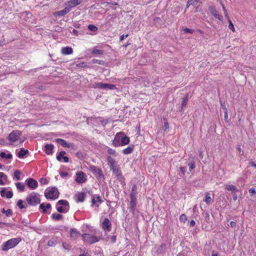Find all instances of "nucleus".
Returning a JSON list of instances; mask_svg holds the SVG:
<instances>
[{"label": "nucleus", "mask_w": 256, "mask_h": 256, "mask_svg": "<svg viewBox=\"0 0 256 256\" xmlns=\"http://www.w3.org/2000/svg\"><path fill=\"white\" fill-rule=\"evenodd\" d=\"M104 53V50H98L96 48H94L92 51V54H98V55H102Z\"/></svg>", "instance_id": "obj_32"}, {"label": "nucleus", "mask_w": 256, "mask_h": 256, "mask_svg": "<svg viewBox=\"0 0 256 256\" xmlns=\"http://www.w3.org/2000/svg\"><path fill=\"white\" fill-rule=\"evenodd\" d=\"M198 4V1L196 0H188L186 6L187 8L189 7L190 6H196Z\"/></svg>", "instance_id": "obj_41"}, {"label": "nucleus", "mask_w": 256, "mask_h": 256, "mask_svg": "<svg viewBox=\"0 0 256 256\" xmlns=\"http://www.w3.org/2000/svg\"><path fill=\"white\" fill-rule=\"evenodd\" d=\"M224 120L226 122H228V111L227 112H226V111L224 112Z\"/></svg>", "instance_id": "obj_55"}, {"label": "nucleus", "mask_w": 256, "mask_h": 256, "mask_svg": "<svg viewBox=\"0 0 256 256\" xmlns=\"http://www.w3.org/2000/svg\"><path fill=\"white\" fill-rule=\"evenodd\" d=\"M221 5L222 6V9H223V10H224V16H225L226 18L228 20V18H229V17H228V12H226L224 5L222 3H221Z\"/></svg>", "instance_id": "obj_51"}, {"label": "nucleus", "mask_w": 256, "mask_h": 256, "mask_svg": "<svg viewBox=\"0 0 256 256\" xmlns=\"http://www.w3.org/2000/svg\"><path fill=\"white\" fill-rule=\"evenodd\" d=\"M196 224V222L194 220H191L190 222V226H194Z\"/></svg>", "instance_id": "obj_60"}, {"label": "nucleus", "mask_w": 256, "mask_h": 256, "mask_svg": "<svg viewBox=\"0 0 256 256\" xmlns=\"http://www.w3.org/2000/svg\"><path fill=\"white\" fill-rule=\"evenodd\" d=\"M92 62L93 64H104V62L101 60L94 59L92 60Z\"/></svg>", "instance_id": "obj_48"}, {"label": "nucleus", "mask_w": 256, "mask_h": 256, "mask_svg": "<svg viewBox=\"0 0 256 256\" xmlns=\"http://www.w3.org/2000/svg\"><path fill=\"white\" fill-rule=\"evenodd\" d=\"M59 192L56 187L52 188L50 189L47 188L46 190L44 196L47 199L56 200L58 197Z\"/></svg>", "instance_id": "obj_5"}, {"label": "nucleus", "mask_w": 256, "mask_h": 256, "mask_svg": "<svg viewBox=\"0 0 256 256\" xmlns=\"http://www.w3.org/2000/svg\"><path fill=\"white\" fill-rule=\"evenodd\" d=\"M180 171L181 172L183 176H184L185 174V172H186L185 168L184 167H180Z\"/></svg>", "instance_id": "obj_56"}, {"label": "nucleus", "mask_w": 256, "mask_h": 256, "mask_svg": "<svg viewBox=\"0 0 256 256\" xmlns=\"http://www.w3.org/2000/svg\"><path fill=\"white\" fill-rule=\"evenodd\" d=\"M114 174L116 176L117 179L119 180L122 184H125L124 178L122 176V172L119 168V166L114 168L112 170Z\"/></svg>", "instance_id": "obj_9"}, {"label": "nucleus", "mask_w": 256, "mask_h": 256, "mask_svg": "<svg viewBox=\"0 0 256 256\" xmlns=\"http://www.w3.org/2000/svg\"><path fill=\"white\" fill-rule=\"evenodd\" d=\"M54 146L52 144H46L44 146V150L46 152V153L49 155L52 154L53 152V150H54Z\"/></svg>", "instance_id": "obj_20"}, {"label": "nucleus", "mask_w": 256, "mask_h": 256, "mask_svg": "<svg viewBox=\"0 0 256 256\" xmlns=\"http://www.w3.org/2000/svg\"><path fill=\"white\" fill-rule=\"evenodd\" d=\"M83 240L90 244H92L99 241L100 238L96 236H92L88 234H82Z\"/></svg>", "instance_id": "obj_8"}, {"label": "nucleus", "mask_w": 256, "mask_h": 256, "mask_svg": "<svg viewBox=\"0 0 256 256\" xmlns=\"http://www.w3.org/2000/svg\"><path fill=\"white\" fill-rule=\"evenodd\" d=\"M61 52L63 54H70L73 52L72 48L71 47L66 46L62 48Z\"/></svg>", "instance_id": "obj_22"}, {"label": "nucleus", "mask_w": 256, "mask_h": 256, "mask_svg": "<svg viewBox=\"0 0 256 256\" xmlns=\"http://www.w3.org/2000/svg\"><path fill=\"white\" fill-rule=\"evenodd\" d=\"M88 28L92 32H96L98 30L97 27L92 24H90L88 26Z\"/></svg>", "instance_id": "obj_43"}, {"label": "nucleus", "mask_w": 256, "mask_h": 256, "mask_svg": "<svg viewBox=\"0 0 256 256\" xmlns=\"http://www.w3.org/2000/svg\"><path fill=\"white\" fill-rule=\"evenodd\" d=\"M2 212L3 214H5L7 216H10L12 214V211L11 209H8L6 210L4 208L2 210Z\"/></svg>", "instance_id": "obj_37"}, {"label": "nucleus", "mask_w": 256, "mask_h": 256, "mask_svg": "<svg viewBox=\"0 0 256 256\" xmlns=\"http://www.w3.org/2000/svg\"><path fill=\"white\" fill-rule=\"evenodd\" d=\"M137 194H138V192H137L136 186V185H134L132 186V190L130 191V197L136 198Z\"/></svg>", "instance_id": "obj_28"}, {"label": "nucleus", "mask_w": 256, "mask_h": 256, "mask_svg": "<svg viewBox=\"0 0 256 256\" xmlns=\"http://www.w3.org/2000/svg\"><path fill=\"white\" fill-rule=\"evenodd\" d=\"M249 192H250V194L251 196H254V195H255L256 194V190L254 188H250L249 190Z\"/></svg>", "instance_id": "obj_52"}, {"label": "nucleus", "mask_w": 256, "mask_h": 256, "mask_svg": "<svg viewBox=\"0 0 256 256\" xmlns=\"http://www.w3.org/2000/svg\"><path fill=\"white\" fill-rule=\"evenodd\" d=\"M22 240L20 238H11L8 241L4 242L2 245V250L3 252L7 251L8 250L14 248L17 246Z\"/></svg>", "instance_id": "obj_2"}, {"label": "nucleus", "mask_w": 256, "mask_h": 256, "mask_svg": "<svg viewBox=\"0 0 256 256\" xmlns=\"http://www.w3.org/2000/svg\"><path fill=\"white\" fill-rule=\"evenodd\" d=\"M204 201L208 204H211L212 202V198L210 196V194L208 192H206L205 194V198Z\"/></svg>", "instance_id": "obj_30"}, {"label": "nucleus", "mask_w": 256, "mask_h": 256, "mask_svg": "<svg viewBox=\"0 0 256 256\" xmlns=\"http://www.w3.org/2000/svg\"><path fill=\"white\" fill-rule=\"evenodd\" d=\"M2 178L6 180L7 178V176L4 172H0V185L3 186L4 184V182L2 180Z\"/></svg>", "instance_id": "obj_38"}, {"label": "nucleus", "mask_w": 256, "mask_h": 256, "mask_svg": "<svg viewBox=\"0 0 256 256\" xmlns=\"http://www.w3.org/2000/svg\"><path fill=\"white\" fill-rule=\"evenodd\" d=\"M76 198V202H83L86 196L84 192H78L75 196Z\"/></svg>", "instance_id": "obj_21"}, {"label": "nucleus", "mask_w": 256, "mask_h": 256, "mask_svg": "<svg viewBox=\"0 0 256 256\" xmlns=\"http://www.w3.org/2000/svg\"><path fill=\"white\" fill-rule=\"evenodd\" d=\"M0 156L2 158H6V159H11L12 157V154L10 153H8L6 154L4 152H2L0 154Z\"/></svg>", "instance_id": "obj_33"}, {"label": "nucleus", "mask_w": 256, "mask_h": 256, "mask_svg": "<svg viewBox=\"0 0 256 256\" xmlns=\"http://www.w3.org/2000/svg\"><path fill=\"white\" fill-rule=\"evenodd\" d=\"M72 33L74 35V36H78V30H76L75 29H74L72 30Z\"/></svg>", "instance_id": "obj_62"}, {"label": "nucleus", "mask_w": 256, "mask_h": 256, "mask_svg": "<svg viewBox=\"0 0 256 256\" xmlns=\"http://www.w3.org/2000/svg\"><path fill=\"white\" fill-rule=\"evenodd\" d=\"M128 34H122L120 36V40L122 41L125 38H126L128 36Z\"/></svg>", "instance_id": "obj_57"}, {"label": "nucleus", "mask_w": 256, "mask_h": 256, "mask_svg": "<svg viewBox=\"0 0 256 256\" xmlns=\"http://www.w3.org/2000/svg\"><path fill=\"white\" fill-rule=\"evenodd\" d=\"M66 152L64 151H61L59 152L58 154L56 156V159L58 161H61L62 158L64 156V154H66Z\"/></svg>", "instance_id": "obj_39"}, {"label": "nucleus", "mask_w": 256, "mask_h": 256, "mask_svg": "<svg viewBox=\"0 0 256 256\" xmlns=\"http://www.w3.org/2000/svg\"><path fill=\"white\" fill-rule=\"evenodd\" d=\"M80 235V232H78L76 228H73L70 229V236L72 238L75 239Z\"/></svg>", "instance_id": "obj_25"}, {"label": "nucleus", "mask_w": 256, "mask_h": 256, "mask_svg": "<svg viewBox=\"0 0 256 256\" xmlns=\"http://www.w3.org/2000/svg\"><path fill=\"white\" fill-rule=\"evenodd\" d=\"M130 138L123 132H118L114 136L112 141V145L114 146H123L129 144Z\"/></svg>", "instance_id": "obj_1"}, {"label": "nucleus", "mask_w": 256, "mask_h": 256, "mask_svg": "<svg viewBox=\"0 0 256 256\" xmlns=\"http://www.w3.org/2000/svg\"><path fill=\"white\" fill-rule=\"evenodd\" d=\"M63 160H64V162H68L69 160V158L68 156H64V158H63Z\"/></svg>", "instance_id": "obj_61"}, {"label": "nucleus", "mask_w": 256, "mask_h": 256, "mask_svg": "<svg viewBox=\"0 0 256 256\" xmlns=\"http://www.w3.org/2000/svg\"><path fill=\"white\" fill-rule=\"evenodd\" d=\"M90 170L95 174H97L100 178H104V176L102 173V170L94 166H90Z\"/></svg>", "instance_id": "obj_15"}, {"label": "nucleus", "mask_w": 256, "mask_h": 256, "mask_svg": "<svg viewBox=\"0 0 256 256\" xmlns=\"http://www.w3.org/2000/svg\"><path fill=\"white\" fill-rule=\"evenodd\" d=\"M21 174V172L19 170H16L14 172V177L16 178V180H20V175Z\"/></svg>", "instance_id": "obj_44"}, {"label": "nucleus", "mask_w": 256, "mask_h": 256, "mask_svg": "<svg viewBox=\"0 0 256 256\" xmlns=\"http://www.w3.org/2000/svg\"><path fill=\"white\" fill-rule=\"evenodd\" d=\"M109 239H110V242L114 244V242H116V236H111L109 238Z\"/></svg>", "instance_id": "obj_50"}, {"label": "nucleus", "mask_w": 256, "mask_h": 256, "mask_svg": "<svg viewBox=\"0 0 256 256\" xmlns=\"http://www.w3.org/2000/svg\"><path fill=\"white\" fill-rule=\"evenodd\" d=\"M56 210L58 212L66 213L69 210V204L66 200H61L56 204Z\"/></svg>", "instance_id": "obj_4"}, {"label": "nucleus", "mask_w": 256, "mask_h": 256, "mask_svg": "<svg viewBox=\"0 0 256 256\" xmlns=\"http://www.w3.org/2000/svg\"><path fill=\"white\" fill-rule=\"evenodd\" d=\"M92 87L94 88H99L101 90H114L116 88L114 84H104L100 82L92 84Z\"/></svg>", "instance_id": "obj_6"}, {"label": "nucleus", "mask_w": 256, "mask_h": 256, "mask_svg": "<svg viewBox=\"0 0 256 256\" xmlns=\"http://www.w3.org/2000/svg\"><path fill=\"white\" fill-rule=\"evenodd\" d=\"M26 183L28 186L32 190H34L38 186L37 181L32 178H27L26 180Z\"/></svg>", "instance_id": "obj_10"}, {"label": "nucleus", "mask_w": 256, "mask_h": 256, "mask_svg": "<svg viewBox=\"0 0 256 256\" xmlns=\"http://www.w3.org/2000/svg\"><path fill=\"white\" fill-rule=\"evenodd\" d=\"M228 22L229 23L228 28L231 30L233 32H234V28L233 24L230 18H228Z\"/></svg>", "instance_id": "obj_47"}, {"label": "nucleus", "mask_w": 256, "mask_h": 256, "mask_svg": "<svg viewBox=\"0 0 256 256\" xmlns=\"http://www.w3.org/2000/svg\"><path fill=\"white\" fill-rule=\"evenodd\" d=\"M237 199H238V196H237L236 194L235 193L234 194H233V200H234L236 201Z\"/></svg>", "instance_id": "obj_64"}, {"label": "nucleus", "mask_w": 256, "mask_h": 256, "mask_svg": "<svg viewBox=\"0 0 256 256\" xmlns=\"http://www.w3.org/2000/svg\"><path fill=\"white\" fill-rule=\"evenodd\" d=\"M60 176L62 177V178H64V177H66L68 176V173L67 172H60Z\"/></svg>", "instance_id": "obj_54"}, {"label": "nucleus", "mask_w": 256, "mask_h": 256, "mask_svg": "<svg viewBox=\"0 0 256 256\" xmlns=\"http://www.w3.org/2000/svg\"><path fill=\"white\" fill-rule=\"evenodd\" d=\"M130 211L132 213H134L135 210V208L137 204L136 198L130 197Z\"/></svg>", "instance_id": "obj_18"}, {"label": "nucleus", "mask_w": 256, "mask_h": 256, "mask_svg": "<svg viewBox=\"0 0 256 256\" xmlns=\"http://www.w3.org/2000/svg\"><path fill=\"white\" fill-rule=\"evenodd\" d=\"M249 164L251 166H254L256 168V164H255L254 162H250Z\"/></svg>", "instance_id": "obj_63"}, {"label": "nucleus", "mask_w": 256, "mask_h": 256, "mask_svg": "<svg viewBox=\"0 0 256 256\" xmlns=\"http://www.w3.org/2000/svg\"><path fill=\"white\" fill-rule=\"evenodd\" d=\"M82 0H70L66 2L67 8H70V10L72 8L80 4L82 2Z\"/></svg>", "instance_id": "obj_16"}, {"label": "nucleus", "mask_w": 256, "mask_h": 256, "mask_svg": "<svg viewBox=\"0 0 256 256\" xmlns=\"http://www.w3.org/2000/svg\"><path fill=\"white\" fill-rule=\"evenodd\" d=\"M76 181L78 184H82L86 181L85 174L82 172H79L76 174Z\"/></svg>", "instance_id": "obj_12"}, {"label": "nucleus", "mask_w": 256, "mask_h": 256, "mask_svg": "<svg viewBox=\"0 0 256 256\" xmlns=\"http://www.w3.org/2000/svg\"><path fill=\"white\" fill-rule=\"evenodd\" d=\"M51 216L52 219L55 220H59L62 218L61 214L56 213L52 214Z\"/></svg>", "instance_id": "obj_34"}, {"label": "nucleus", "mask_w": 256, "mask_h": 256, "mask_svg": "<svg viewBox=\"0 0 256 256\" xmlns=\"http://www.w3.org/2000/svg\"><path fill=\"white\" fill-rule=\"evenodd\" d=\"M0 194L2 197L6 198H11L13 196V192L11 190L6 192V188H2L0 190Z\"/></svg>", "instance_id": "obj_13"}, {"label": "nucleus", "mask_w": 256, "mask_h": 256, "mask_svg": "<svg viewBox=\"0 0 256 256\" xmlns=\"http://www.w3.org/2000/svg\"><path fill=\"white\" fill-rule=\"evenodd\" d=\"M16 188L21 192L24 190V184L22 182H17L16 184Z\"/></svg>", "instance_id": "obj_35"}, {"label": "nucleus", "mask_w": 256, "mask_h": 256, "mask_svg": "<svg viewBox=\"0 0 256 256\" xmlns=\"http://www.w3.org/2000/svg\"><path fill=\"white\" fill-rule=\"evenodd\" d=\"M236 222H233V221H232L230 222V226L232 227V228H235L236 226Z\"/></svg>", "instance_id": "obj_59"}, {"label": "nucleus", "mask_w": 256, "mask_h": 256, "mask_svg": "<svg viewBox=\"0 0 256 256\" xmlns=\"http://www.w3.org/2000/svg\"><path fill=\"white\" fill-rule=\"evenodd\" d=\"M21 135L20 130H14L9 134L8 139L11 144H14L19 140Z\"/></svg>", "instance_id": "obj_7"}, {"label": "nucleus", "mask_w": 256, "mask_h": 256, "mask_svg": "<svg viewBox=\"0 0 256 256\" xmlns=\"http://www.w3.org/2000/svg\"><path fill=\"white\" fill-rule=\"evenodd\" d=\"M51 208V204H45L44 203H42L40 205V209L42 210V212L46 213V209H50Z\"/></svg>", "instance_id": "obj_26"}, {"label": "nucleus", "mask_w": 256, "mask_h": 256, "mask_svg": "<svg viewBox=\"0 0 256 256\" xmlns=\"http://www.w3.org/2000/svg\"><path fill=\"white\" fill-rule=\"evenodd\" d=\"M187 220L186 216L184 214H182L180 215V220L182 222H185Z\"/></svg>", "instance_id": "obj_49"}, {"label": "nucleus", "mask_w": 256, "mask_h": 256, "mask_svg": "<svg viewBox=\"0 0 256 256\" xmlns=\"http://www.w3.org/2000/svg\"><path fill=\"white\" fill-rule=\"evenodd\" d=\"M39 182L41 185L47 184L48 182V180L46 178H41Z\"/></svg>", "instance_id": "obj_42"}, {"label": "nucleus", "mask_w": 256, "mask_h": 256, "mask_svg": "<svg viewBox=\"0 0 256 256\" xmlns=\"http://www.w3.org/2000/svg\"><path fill=\"white\" fill-rule=\"evenodd\" d=\"M56 141L64 147L68 148L70 146L69 144L66 142V141L63 139L59 138H56Z\"/></svg>", "instance_id": "obj_27"}, {"label": "nucleus", "mask_w": 256, "mask_h": 256, "mask_svg": "<svg viewBox=\"0 0 256 256\" xmlns=\"http://www.w3.org/2000/svg\"><path fill=\"white\" fill-rule=\"evenodd\" d=\"M26 201L28 204L36 206L40 202V196L36 192H32L28 196Z\"/></svg>", "instance_id": "obj_3"}, {"label": "nucleus", "mask_w": 256, "mask_h": 256, "mask_svg": "<svg viewBox=\"0 0 256 256\" xmlns=\"http://www.w3.org/2000/svg\"><path fill=\"white\" fill-rule=\"evenodd\" d=\"M189 166V170L190 171H192L193 169L196 168V164L194 161L192 160L188 164Z\"/></svg>", "instance_id": "obj_40"}, {"label": "nucleus", "mask_w": 256, "mask_h": 256, "mask_svg": "<svg viewBox=\"0 0 256 256\" xmlns=\"http://www.w3.org/2000/svg\"><path fill=\"white\" fill-rule=\"evenodd\" d=\"M184 32L186 33H192L194 32V30L193 29H190L188 28H185L184 30Z\"/></svg>", "instance_id": "obj_53"}, {"label": "nucleus", "mask_w": 256, "mask_h": 256, "mask_svg": "<svg viewBox=\"0 0 256 256\" xmlns=\"http://www.w3.org/2000/svg\"><path fill=\"white\" fill-rule=\"evenodd\" d=\"M226 188L229 191H231L232 192H238V190L236 188V186L233 185L226 184Z\"/></svg>", "instance_id": "obj_31"}, {"label": "nucleus", "mask_w": 256, "mask_h": 256, "mask_svg": "<svg viewBox=\"0 0 256 256\" xmlns=\"http://www.w3.org/2000/svg\"><path fill=\"white\" fill-rule=\"evenodd\" d=\"M211 14H212L215 18L218 20L222 21L223 20L222 16L218 13V12L213 7H211L210 8Z\"/></svg>", "instance_id": "obj_19"}, {"label": "nucleus", "mask_w": 256, "mask_h": 256, "mask_svg": "<svg viewBox=\"0 0 256 256\" xmlns=\"http://www.w3.org/2000/svg\"><path fill=\"white\" fill-rule=\"evenodd\" d=\"M29 152L27 150H25L24 148H21L17 154V156L20 158H23L24 156L28 154Z\"/></svg>", "instance_id": "obj_23"}, {"label": "nucleus", "mask_w": 256, "mask_h": 256, "mask_svg": "<svg viewBox=\"0 0 256 256\" xmlns=\"http://www.w3.org/2000/svg\"><path fill=\"white\" fill-rule=\"evenodd\" d=\"M108 153L109 154L114 155V156H116V150H114L112 149V148H108Z\"/></svg>", "instance_id": "obj_46"}, {"label": "nucleus", "mask_w": 256, "mask_h": 256, "mask_svg": "<svg viewBox=\"0 0 256 256\" xmlns=\"http://www.w3.org/2000/svg\"><path fill=\"white\" fill-rule=\"evenodd\" d=\"M24 202L22 200H19L16 203L17 206L20 209L26 208V206L24 204Z\"/></svg>", "instance_id": "obj_36"}, {"label": "nucleus", "mask_w": 256, "mask_h": 256, "mask_svg": "<svg viewBox=\"0 0 256 256\" xmlns=\"http://www.w3.org/2000/svg\"><path fill=\"white\" fill-rule=\"evenodd\" d=\"M92 204L93 206L95 205L96 206L98 207L99 204H96V203L98 202L99 204H101L102 202V200H101L100 196H96V200L94 196H92Z\"/></svg>", "instance_id": "obj_24"}, {"label": "nucleus", "mask_w": 256, "mask_h": 256, "mask_svg": "<svg viewBox=\"0 0 256 256\" xmlns=\"http://www.w3.org/2000/svg\"><path fill=\"white\" fill-rule=\"evenodd\" d=\"M134 150V146H130L122 150V152L124 154H131Z\"/></svg>", "instance_id": "obj_29"}, {"label": "nucleus", "mask_w": 256, "mask_h": 256, "mask_svg": "<svg viewBox=\"0 0 256 256\" xmlns=\"http://www.w3.org/2000/svg\"><path fill=\"white\" fill-rule=\"evenodd\" d=\"M188 101V98L187 96H185L182 98V108H184L186 105L187 102Z\"/></svg>", "instance_id": "obj_45"}, {"label": "nucleus", "mask_w": 256, "mask_h": 256, "mask_svg": "<svg viewBox=\"0 0 256 256\" xmlns=\"http://www.w3.org/2000/svg\"><path fill=\"white\" fill-rule=\"evenodd\" d=\"M70 12V8H67L66 6L62 10L56 11L54 13V16L56 17L57 16H62L66 14L68 12Z\"/></svg>", "instance_id": "obj_17"}, {"label": "nucleus", "mask_w": 256, "mask_h": 256, "mask_svg": "<svg viewBox=\"0 0 256 256\" xmlns=\"http://www.w3.org/2000/svg\"><path fill=\"white\" fill-rule=\"evenodd\" d=\"M111 226H112V222H111L108 218H106L104 219V222L102 224V229L106 232H110L111 230Z\"/></svg>", "instance_id": "obj_11"}, {"label": "nucleus", "mask_w": 256, "mask_h": 256, "mask_svg": "<svg viewBox=\"0 0 256 256\" xmlns=\"http://www.w3.org/2000/svg\"><path fill=\"white\" fill-rule=\"evenodd\" d=\"M107 162H108L110 168V170L118 166L117 162L110 156H108L106 158Z\"/></svg>", "instance_id": "obj_14"}, {"label": "nucleus", "mask_w": 256, "mask_h": 256, "mask_svg": "<svg viewBox=\"0 0 256 256\" xmlns=\"http://www.w3.org/2000/svg\"><path fill=\"white\" fill-rule=\"evenodd\" d=\"M220 106L224 110V112H226V111L227 112L228 111V110H227L226 106L224 104L221 103L220 104Z\"/></svg>", "instance_id": "obj_58"}]
</instances>
